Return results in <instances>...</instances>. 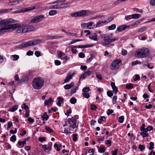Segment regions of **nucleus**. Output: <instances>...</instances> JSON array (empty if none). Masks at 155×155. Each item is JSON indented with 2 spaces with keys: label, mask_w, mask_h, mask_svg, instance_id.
<instances>
[{
  "label": "nucleus",
  "mask_w": 155,
  "mask_h": 155,
  "mask_svg": "<svg viewBox=\"0 0 155 155\" xmlns=\"http://www.w3.org/2000/svg\"><path fill=\"white\" fill-rule=\"evenodd\" d=\"M104 21L103 20L99 21L96 24L95 28H97L103 25V24L104 23Z\"/></svg>",
  "instance_id": "25"
},
{
  "label": "nucleus",
  "mask_w": 155,
  "mask_h": 155,
  "mask_svg": "<svg viewBox=\"0 0 155 155\" xmlns=\"http://www.w3.org/2000/svg\"><path fill=\"white\" fill-rule=\"evenodd\" d=\"M140 135L143 138L147 137L148 136V134L147 133L143 131L140 133Z\"/></svg>",
  "instance_id": "45"
},
{
  "label": "nucleus",
  "mask_w": 155,
  "mask_h": 155,
  "mask_svg": "<svg viewBox=\"0 0 155 155\" xmlns=\"http://www.w3.org/2000/svg\"><path fill=\"white\" fill-rule=\"evenodd\" d=\"M68 122L70 125L75 127H77L76 120L74 117L68 119Z\"/></svg>",
  "instance_id": "12"
},
{
  "label": "nucleus",
  "mask_w": 155,
  "mask_h": 155,
  "mask_svg": "<svg viewBox=\"0 0 155 155\" xmlns=\"http://www.w3.org/2000/svg\"><path fill=\"white\" fill-rule=\"evenodd\" d=\"M82 40H73L68 45H70L73 44V43L76 42L78 41H82Z\"/></svg>",
  "instance_id": "55"
},
{
  "label": "nucleus",
  "mask_w": 155,
  "mask_h": 155,
  "mask_svg": "<svg viewBox=\"0 0 155 155\" xmlns=\"http://www.w3.org/2000/svg\"><path fill=\"white\" fill-rule=\"evenodd\" d=\"M58 101L57 103V104L58 106H61V103L63 101V99L62 98L59 97L58 98Z\"/></svg>",
  "instance_id": "29"
},
{
  "label": "nucleus",
  "mask_w": 155,
  "mask_h": 155,
  "mask_svg": "<svg viewBox=\"0 0 155 155\" xmlns=\"http://www.w3.org/2000/svg\"><path fill=\"white\" fill-rule=\"evenodd\" d=\"M139 148L141 151H142L145 148V147L143 145L140 144L139 145Z\"/></svg>",
  "instance_id": "58"
},
{
  "label": "nucleus",
  "mask_w": 155,
  "mask_h": 155,
  "mask_svg": "<svg viewBox=\"0 0 155 155\" xmlns=\"http://www.w3.org/2000/svg\"><path fill=\"white\" fill-rule=\"evenodd\" d=\"M111 86L113 89V92L114 93H116V87L114 83L112 82L111 83Z\"/></svg>",
  "instance_id": "28"
},
{
  "label": "nucleus",
  "mask_w": 155,
  "mask_h": 155,
  "mask_svg": "<svg viewBox=\"0 0 155 155\" xmlns=\"http://www.w3.org/2000/svg\"><path fill=\"white\" fill-rule=\"evenodd\" d=\"M19 58V55L16 54L12 55L10 57V59L13 61H17Z\"/></svg>",
  "instance_id": "21"
},
{
  "label": "nucleus",
  "mask_w": 155,
  "mask_h": 155,
  "mask_svg": "<svg viewBox=\"0 0 155 155\" xmlns=\"http://www.w3.org/2000/svg\"><path fill=\"white\" fill-rule=\"evenodd\" d=\"M42 41L40 39H35L22 43L19 45L18 48L20 49L26 48L29 46L37 45L41 43Z\"/></svg>",
  "instance_id": "4"
},
{
  "label": "nucleus",
  "mask_w": 155,
  "mask_h": 155,
  "mask_svg": "<svg viewBox=\"0 0 155 155\" xmlns=\"http://www.w3.org/2000/svg\"><path fill=\"white\" fill-rule=\"evenodd\" d=\"M58 54V57L59 58L63 59V58H61V57L64 55V54L61 51H58L57 52Z\"/></svg>",
  "instance_id": "33"
},
{
  "label": "nucleus",
  "mask_w": 155,
  "mask_h": 155,
  "mask_svg": "<svg viewBox=\"0 0 155 155\" xmlns=\"http://www.w3.org/2000/svg\"><path fill=\"white\" fill-rule=\"evenodd\" d=\"M21 108H24L26 111L29 110V108L25 104H23L21 105Z\"/></svg>",
  "instance_id": "38"
},
{
  "label": "nucleus",
  "mask_w": 155,
  "mask_h": 155,
  "mask_svg": "<svg viewBox=\"0 0 155 155\" xmlns=\"http://www.w3.org/2000/svg\"><path fill=\"white\" fill-rule=\"evenodd\" d=\"M16 137L15 135H12L10 138V140L12 142H15L16 141Z\"/></svg>",
  "instance_id": "43"
},
{
  "label": "nucleus",
  "mask_w": 155,
  "mask_h": 155,
  "mask_svg": "<svg viewBox=\"0 0 155 155\" xmlns=\"http://www.w3.org/2000/svg\"><path fill=\"white\" fill-rule=\"evenodd\" d=\"M129 28V26L124 25L118 26L117 28V31L118 32H121Z\"/></svg>",
  "instance_id": "11"
},
{
  "label": "nucleus",
  "mask_w": 155,
  "mask_h": 155,
  "mask_svg": "<svg viewBox=\"0 0 155 155\" xmlns=\"http://www.w3.org/2000/svg\"><path fill=\"white\" fill-rule=\"evenodd\" d=\"M90 90V88L88 87H84L82 89V91L83 92H87Z\"/></svg>",
  "instance_id": "40"
},
{
  "label": "nucleus",
  "mask_w": 155,
  "mask_h": 155,
  "mask_svg": "<svg viewBox=\"0 0 155 155\" xmlns=\"http://www.w3.org/2000/svg\"><path fill=\"white\" fill-rule=\"evenodd\" d=\"M66 1L65 0H57L52 3L48 4V5H52L49 6L50 9H57L63 8L66 7L65 6L68 5V3H61L64 2Z\"/></svg>",
  "instance_id": "2"
},
{
  "label": "nucleus",
  "mask_w": 155,
  "mask_h": 155,
  "mask_svg": "<svg viewBox=\"0 0 155 155\" xmlns=\"http://www.w3.org/2000/svg\"><path fill=\"white\" fill-rule=\"evenodd\" d=\"M82 94L83 96L86 98H88L90 97V95L87 92H84Z\"/></svg>",
  "instance_id": "48"
},
{
  "label": "nucleus",
  "mask_w": 155,
  "mask_h": 155,
  "mask_svg": "<svg viewBox=\"0 0 155 155\" xmlns=\"http://www.w3.org/2000/svg\"><path fill=\"white\" fill-rule=\"evenodd\" d=\"M100 37L103 38V41L101 43L103 46H106L110 44L109 36L106 34H101Z\"/></svg>",
  "instance_id": "8"
},
{
  "label": "nucleus",
  "mask_w": 155,
  "mask_h": 155,
  "mask_svg": "<svg viewBox=\"0 0 155 155\" xmlns=\"http://www.w3.org/2000/svg\"><path fill=\"white\" fill-rule=\"evenodd\" d=\"M116 25L115 24H112L108 27V29L109 30H113L116 28Z\"/></svg>",
  "instance_id": "44"
},
{
  "label": "nucleus",
  "mask_w": 155,
  "mask_h": 155,
  "mask_svg": "<svg viewBox=\"0 0 155 155\" xmlns=\"http://www.w3.org/2000/svg\"><path fill=\"white\" fill-rule=\"evenodd\" d=\"M78 87L75 86L72 88L71 90V94H73L76 92L78 90Z\"/></svg>",
  "instance_id": "31"
},
{
  "label": "nucleus",
  "mask_w": 155,
  "mask_h": 155,
  "mask_svg": "<svg viewBox=\"0 0 155 155\" xmlns=\"http://www.w3.org/2000/svg\"><path fill=\"white\" fill-rule=\"evenodd\" d=\"M18 26V24H11L6 25L0 29V35L3 34L7 30L12 29L14 30L15 28Z\"/></svg>",
  "instance_id": "7"
},
{
  "label": "nucleus",
  "mask_w": 155,
  "mask_h": 155,
  "mask_svg": "<svg viewBox=\"0 0 155 155\" xmlns=\"http://www.w3.org/2000/svg\"><path fill=\"white\" fill-rule=\"evenodd\" d=\"M150 146L149 148V149L150 150H152L154 148V143L152 142H151L149 143Z\"/></svg>",
  "instance_id": "53"
},
{
  "label": "nucleus",
  "mask_w": 155,
  "mask_h": 155,
  "mask_svg": "<svg viewBox=\"0 0 155 155\" xmlns=\"http://www.w3.org/2000/svg\"><path fill=\"white\" fill-rule=\"evenodd\" d=\"M87 28L91 29H93L95 26V24L92 21L87 23Z\"/></svg>",
  "instance_id": "16"
},
{
  "label": "nucleus",
  "mask_w": 155,
  "mask_h": 155,
  "mask_svg": "<svg viewBox=\"0 0 155 155\" xmlns=\"http://www.w3.org/2000/svg\"><path fill=\"white\" fill-rule=\"evenodd\" d=\"M45 18L44 15H40L34 17L30 21V22L31 23H35L39 22Z\"/></svg>",
  "instance_id": "9"
},
{
  "label": "nucleus",
  "mask_w": 155,
  "mask_h": 155,
  "mask_svg": "<svg viewBox=\"0 0 155 155\" xmlns=\"http://www.w3.org/2000/svg\"><path fill=\"white\" fill-rule=\"evenodd\" d=\"M126 87L127 89H131L133 87V84H127Z\"/></svg>",
  "instance_id": "60"
},
{
  "label": "nucleus",
  "mask_w": 155,
  "mask_h": 155,
  "mask_svg": "<svg viewBox=\"0 0 155 155\" xmlns=\"http://www.w3.org/2000/svg\"><path fill=\"white\" fill-rule=\"evenodd\" d=\"M110 68L112 70H115L116 68V59L114 60V61L111 63Z\"/></svg>",
  "instance_id": "17"
},
{
  "label": "nucleus",
  "mask_w": 155,
  "mask_h": 155,
  "mask_svg": "<svg viewBox=\"0 0 155 155\" xmlns=\"http://www.w3.org/2000/svg\"><path fill=\"white\" fill-rule=\"evenodd\" d=\"M105 149L104 147H101L98 149V152L100 153H102L105 152Z\"/></svg>",
  "instance_id": "47"
},
{
  "label": "nucleus",
  "mask_w": 155,
  "mask_h": 155,
  "mask_svg": "<svg viewBox=\"0 0 155 155\" xmlns=\"http://www.w3.org/2000/svg\"><path fill=\"white\" fill-rule=\"evenodd\" d=\"M42 147L43 149L44 150L46 151V150H48L50 151L51 150V147L49 145H42Z\"/></svg>",
  "instance_id": "22"
},
{
  "label": "nucleus",
  "mask_w": 155,
  "mask_h": 155,
  "mask_svg": "<svg viewBox=\"0 0 155 155\" xmlns=\"http://www.w3.org/2000/svg\"><path fill=\"white\" fill-rule=\"evenodd\" d=\"M104 119H105V117H100V118L98 120V123L99 124L101 123L102 121L104 120Z\"/></svg>",
  "instance_id": "51"
},
{
  "label": "nucleus",
  "mask_w": 155,
  "mask_h": 155,
  "mask_svg": "<svg viewBox=\"0 0 155 155\" xmlns=\"http://www.w3.org/2000/svg\"><path fill=\"white\" fill-rule=\"evenodd\" d=\"M91 12L88 10H82L76 12L71 14L73 17H78L87 16L90 15Z\"/></svg>",
  "instance_id": "6"
},
{
  "label": "nucleus",
  "mask_w": 155,
  "mask_h": 155,
  "mask_svg": "<svg viewBox=\"0 0 155 155\" xmlns=\"http://www.w3.org/2000/svg\"><path fill=\"white\" fill-rule=\"evenodd\" d=\"M78 56L80 58H82L85 57V55L83 53L81 52L78 54Z\"/></svg>",
  "instance_id": "63"
},
{
  "label": "nucleus",
  "mask_w": 155,
  "mask_h": 155,
  "mask_svg": "<svg viewBox=\"0 0 155 155\" xmlns=\"http://www.w3.org/2000/svg\"><path fill=\"white\" fill-rule=\"evenodd\" d=\"M94 153V150L93 149H90L88 151V152L86 153L85 155H93Z\"/></svg>",
  "instance_id": "34"
},
{
  "label": "nucleus",
  "mask_w": 155,
  "mask_h": 155,
  "mask_svg": "<svg viewBox=\"0 0 155 155\" xmlns=\"http://www.w3.org/2000/svg\"><path fill=\"white\" fill-rule=\"evenodd\" d=\"M107 94L109 97H111L113 95V93L111 91H108L107 92Z\"/></svg>",
  "instance_id": "57"
},
{
  "label": "nucleus",
  "mask_w": 155,
  "mask_h": 155,
  "mask_svg": "<svg viewBox=\"0 0 155 155\" xmlns=\"http://www.w3.org/2000/svg\"><path fill=\"white\" fill-rule=\"evenodd\" d=\"M13 8H11L8 9H3L0 10V14L9 12L12 10Z\"/></svg>",
  "instance_id": "23"
},
{
  "label": "nucleus",
  "mask_w": 155,
  "mask_h": 155,
  "mask_svg": "<svg viewBox=\"0 0 155 155\" xmlns=\"http://www.w3.org/2000/svg\"><path fill=\"white\" fill-rule=\"evenodd\" d=\"M90 57L86 60V61L87 63L90 62L92 60H93V57H94L93 54H90Z\"/></svg>",
  "instance_id": "42"
},
{
  "label": "nucleus",
  "mask_w": 155,
  "mask_h": 155,
  "mask_svg": "<svg viewBox=\"0 0 155 155\" xmlns=\"http://www.w3.org/2000/svg\"><path fill=\"white\" fill-rule=\"evenodd\" d=\"M62 36H58L57 35H54L52 36V40L60 38H63Z\"/></svg>",
  "instance_id": "50"
},
{
  "label": "nucleus",
  "mask_w": 155,
  "mask_h": 155,
  "mask_svg": "<svg viewBox=\"0 0 155 155\" xmlns=\"http://www.w3.org/2000/svg\"><path fill=\"white\" fill-rule=\"evenodd\" d=\"M97 36V34L96 33H94L92 34L89 36V38L90 39L93 40L94 41H97L98 40Z\"/></svg>",
  "instance_id": "15"
},
{
  "label": "nucleus",
  "mask_w": 155,
  "mask_h": 155,
  "mask_svg": "<svg viewBox=\"0 0 155 155\" xmlns=\"http://www.w3.org/2000/svg\"><path fill=\"white\" fill-rule=\"evenodd\" d=\"M141 63V62L140 61H134L132 62V65L133 66H134L137 64H140Z\"/></svg>",
  "instance_id": "61"
},
{
  "label": "nucleus",
  "mask_w": 155,
  "mask_h": 155,
  "mask_svg": "<svg viewBox=\"0 0 155 155\" xmlns=\"http://www.w3.org/2000/svg\"><path fill=\"white\" fill-rule=\"evenodd\" d=\"M132 17L133 19H137L141 16V15L139 14H135L132 15Z\"/></svg>",
  "instance_id": "26"
},
{
  "label": "nucleus",
  "mask_w": 155,
  "mask_h": 155,
  "mask_svg": "<svg viewBox=\"0 0 155 155\" xmlns=\"http://www.w3.org/2000/svg\"><path fill=\"white\" fill-rule=\"evenodd\" d=\"M44 80L42 77H37L35 78L32 82L33 88L36 90L41 89L44 85Z\"/></svg>",
  "instance_id": "3"
},
{
  "label": "nucleus",
  "mask_w": 155,
  "mask_h": 155,
  "mask_svg": "<svg viewBox=\"0 0 155 155\" xmlns=\"http://www.w3.org/2000/svg\"><path fill=\"white\" fill-rule=\"evenodd\" d=\"M105 143L108 145V146L109 147L111 145V142L110 140H105Z\"/></svg>",
  "instance_id": "62"
},
{
  "label": "nucleus",
  "mask_w": 155,
  "mask_h": 155,
  "mask_svg": "<svg viewBox=\"0 0 155 155\" xmlns=\"http://www.w3.org/2000/svg\"><path fill=\"white\" fill-rule=\"evenodd\" d=\"M124 119V116H121L118 119V122L120 123H122L123 122Z\"/></svg>",
  "instance_id": "37"
},
{
  "label": "nucleus",
  "mask_w": 155,
  "mask_h": 155,
  "mask_svg": "<svg viewBox=\"0 0 155 155\" xmlns=\"http://www.w3.org/2000/svg\"><path fill=\"white\" fill-rule=\"evenodd\" d=\"M28 80V78L27 76H25L23 77L19 81L18 83L25 82L27 81Z\"/></svg>",
  "instance_id": "20"
},
{
  "label": "nucleus",
  "mask_w": 155,
  "mask_h": 155,
  "mask_svg": "<svg viewBox=\"0 0 155 155\" xmlns=\"http://www.w3.org/2000/svg\"><path fill=\"white\" fill-rule=\"evenodd\" d=\"M113 19V18L112 17H110L108 18L106 20H104V23L105 24H107L108 23L110 22Z\"/></svg>",
  "instance_id": "36"
},
{
  "label": "nucleus",
  "mask_w": 155,
  "mask_h": 155,
  "mask_svg": "<svg viewBox=\"0 0 155 155\" xmlns=\"http://www.w3.org/2000/svg\"><path fill=\"white\" fill-rule=\"evenodd\" d=\"M35 56L37 57H39L41 55V52L39 51H36L35 53Z\"/></svg>",
  "instance_id": "64"
},
{
  "label": "nucleus",
  "mask_w": 155,
  "mask_h": 155,
  "mask_svg": "<svg viewBox=\"0 0 155 155\" xmlns=\"http://www.w3.org/2000/svg\"><path fill=\"white\" fill-rule=\"evenodd\" d=\"M147 29V27H143L140 28L138 31L139 32H142L145 31Z\"/></svg>",
  "instance_id": "46"
},
{
  "label": "nucleus",
  "mask_w": 155,
  "mask_h": 155,
  "mask_svg": "<svg viewBox=\"0 0 155 155\" xmlns=\"http://www.w3.org/2000/svg\"><path fill=\"white\" fill-rule=\"evenodd\" d=\"M70 101L71 104H74L76 103L77 101V100L74 97H72Z\"/></svg>",
  "instance_id": "41"
},
{
  "label": "nucleus",
  "mask_w": 155,
  "mask_h": 155,
  "mask_svg": "<svg viewBox=\"0 0 155 155\" xmlns=\"http://www.w3.org/2000/svg\"><path fill=\"white\" fill-rule=\"evenodd\" d=\"M32 10V9H30L29 8H25L24 10H21L18 11H16L13 12L14 14H16L18 13H20L22 12H26L30 10Z\"/></svg>",
  "instance_id": "18"
},
{
  "label": "nucleus",
  "mask_w": 155,
  "mask_h": 155,
  "mask_svg": "<svg viewBox=\"0 0 155 155\" xmlns=\"http://www.w3.org/2000/svg\"><path fill=\"white\" fill-rule=\"evenodd\" d=\"M93 45H78V48H87L92 47Z\"/></svg>",
  "instance_id": "35"
},
{
  "label": "nucleus",
  "mask_w": 155,
  "mask_h": 155,
  "mask_svg": "<svg viewBox=\"0 0 155 155\" xmlns=\"http://www.w3.org/2000/svg\"><path fill=\"white\" fill-rule=\"evenodd\" d=\"M48 13L49 15L53 16L57 13V11L56 10H52L50 11Z\"/></svg>",
  "instance_id": "27"
},
{
  "label": "nucleus",
  "mask_w": 155,
  "mask_h": 155,
  "mask_svg": "<svg viewBox=\"0 0 155 155\" xmlns=\"http://www.w3.org/2000/svg\"><path fill=\"white\" fill-rule=\"evenodd\" d=\"M64 132L67 134H71L72 132L69 131V128H65L64 129Z\"/></svg>",
  "instance_id": "52"
},
{
  "label": "nucleus",
  "mask_w": 155,
  "mask_h": 155,
  "mask_svg": "<svg viewBox=\"0 0 155 155\" xmlns=\"http://www.w3.org/2000/svg\"><path fill=\"white\" fill-rule=\"evenodd\" d=\"M131 16L132 15L126 16L125 17V19L127 21H129L131 19L133 18Z\"/></svg>",
  "instance_id": "54"
},
{
  "label": "nucleus",
  "mask_w": 155,
  "mask_h": 155,
  "mask_svg": "<svg viewBox=\"0 0 155 155\" xmlns=\"http://www.w3.org/2000/svg\"><path fill=\"white\" fill-rule=\"evenodd\" d=\"M18 109V106L15 105V106L10 107L9 110V111L13 112L16 110Z\"/></svg>",
  "instance_id": "32"
},
{
  "label": "nucleus",
  "mask_w": 155,
  "mask_h": 155,
  "mask_svg": "<svg viewBox=\"0 0 155 155\" xmlns=\"http://www.w3.org/2000/svg\"><path fill=\"white\" fill-rule=\"evenodd\" d=\"M54 63L57 66L61 64V62L60 61L58 60H55Z\"/></svg>",
  "instance_id": "59"
},
{
  "label": "nucleus",
  "mask_w": 155,
  "mask_h": 155,
  "mask_svg": "<svg viewBox=\"0 0 155 155\" xmlns=\"http://www.w3.org/2000/svg\"><path fill=\"white\" fill-rule=\"evenodd\" d=\"M89 70L87 71L81 75L79 78L80 81L85 79L86 77L89 76L91 74L94 73V71L92 68H91Z\"/></svg>",
  "instance_id": "10"
},
{
  "label": "nucleus",
  "mask_w": 155,
  "mask_h": 155,
  "mask_svg": "<svg viewBox=\"0 0 155 155\" xmlns=\"http://www.w3.org/2000/svg\"><path fill=\"white\" fill-rule=\"evenodd\" d=\"M74 85V82H71L70 84H67L64 86V88L66 90H68L70 89Z\"/></svg>",
  "instance_id": "19"
},
{
  "label": "nucleus",
  "mask_w": 155,
  "mask_h": 155,
  "mask_svg": "<svg viewBox=\"0 0 155 155\" xmlns=\"http://www.w3.org/2000/svg\"><path fill=\"white\" fill-rule=\"evenodd\" d=\"M53 101V100L51 97L49 98L48 100H45L44 102V104L45 105H48L49 103L52 102Z\"/></svg>",
  "instance_id": "30"
},
{
  "label": "nucleus",
  "mask_w": 155,
  "mask_h": 155,
  "mask_svg": "<svg viewBox=\"0 0 155 155\" xmlns=\"http://www.w3.org/2000/svg\"><path fill=\"white\" fill-rule=\"evenodd\" d=\"M74 73L71 74L69 72L65 78L64 80V83H67L72 78L73 76L74 75Z\"/></svg>",
  "instance_id": "13"
},
{
  "label": "nucleus",
  "mask_w": 155,
  "mask_h": 155,
  "mask_svg": "<svg viewBox=\"0 0 155 155\" xmlns=\"http://www.w3.org/2000/svg\"><path fill=\"white\" fill-rule=\"evenodd\" d=\"M134 11L140 13H142L143 12L142 9H139L138 8H134Z\"/></svg>",
  "instance_id": "49"
},
{
  "label": "nucleus",
  "mask_w": 155,
  "mask_h": 155,
  "mask_svg": "<svg viewBox=\"0 0 155 155\" xmlns=\"http://www.w3.org/2000/svg\"><path fill=\"white\" fill-rule=\"evenodd\" d=\"M42 117L43 118V120H47L49 118V116L47 114L46 112H44L43 115L42 116Z\"/></svg>",
  "instance_id": "24"
},
{
  "label": "nucleus",
  "mask_w": 155,
  "mask_h": 155,
  "mask_svg": "<svg viewBox=\"0 0 155 155\" xmlns=\"http://www.w3.org/2000/svg\"><path fill=\"white\" fill-rule=\"evenodd\" d=\"M14 22L13 20L12 19H5L2 20L0 19V24L2 25L3 24H5L10 22Z\"/></svg>",
  "instance_id": "14"
},
{
  "label": "nucleus",
  "mask_w": 155,
  "mask_h": 155,
  "mask_svg": "<svg viewBox=\"0 0 155 155\" xmlns=\"http://www.w3.org/2000/svg\"><path fill=\"white\" fill-rule=\"evenodd\" d=\"M149 54V50L147 48H142L137 50L135 56L138 58H143L148 56Z\"/></svg>",
  "instance_id": "5"
},
{
  "label": "nucleus",
  "mask_w": 155,
  "mask_h": 155,
  "mask_svg": "<svg viewBox=\"0 0 155 155\" xmlns=\"http://www.w3.org/2000/svg\"><path fill=\"white\" fill-rule=\"evenodd\" d=\"M18 24V26L15 27V29L17 28L16 33L18 34L29 33L35 30V27L33 26H21L19 24Z\"/></svg>",
  "instance_id": "1"
},
{
  "label": "nucleus",
  "mask_w": 155,
  "mask_h": 155,
  "mask_svg": "<svg viewBox=\"0 0 155 155\" xmlns=\"http://www.w3.org/2000/svg\"><path fill=\"white\" fill-rule=\"evenodd\" d=\"M47 131L50 132H52L53 130L49 127L47 126L45 127Z\"/></svg>",
  "instance_id": "56"
},
{
  "label": "nucleus",
  "mask_w": 155,
  "mask_h": 155,
  "mask_svg": "<svg viewBox=\"0 0 155 155\" xmlns=\"http://www.w3.org/2000/svg\"><path fill=\"white\" fill-rule=\"evenodd\" d=\"M121 64V61L119 59H117V68H119Z\"/></svg>",
  "instance_id": "39"
}]
</instances>
